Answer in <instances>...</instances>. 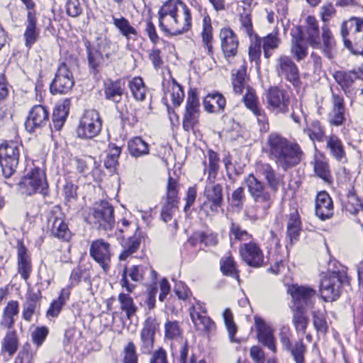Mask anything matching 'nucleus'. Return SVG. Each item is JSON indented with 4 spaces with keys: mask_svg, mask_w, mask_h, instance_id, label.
I'll return each instance as SVG.
<instances>
[{
    "mask_svg": "<svg viewBox=\"0 0 363 363\" xmlns=\"http://www.w3.org/2000/svg\"><path fill=\"white\" fill-rule=\"evenodd\" d=\"M159 26L169 36L184 34L192 26V13L189 6L182 0H168L160 7Z\"/></svg>",
    "mask_w": 363,
    "mask_h": 363,
    "instance_id": "nucleus-1",
    "label": "nucleus"
},
{
    "mask_svg": "<svg viewBox=\"0 0 363 363\" xmlns=\"http://www.w3.org/2000/svg\"><path fill=\"white\" fill-rule=\"evenodd\" d=\"M263 151L284 172L299 164L303 157V152L298 143L275 132L268 135Z\"/></svg>",
    "mask_w": 363,
    "mask_h": 363,
    "instance_id": "nucleus-2",
    "label": "nucleus"
},
{
    "mask_svg": "<svg viewBox=\"0 0 363 363\" xmlns=\"http://www.w3.org/2000/svg\"><path fill=\"white\" fill-rule=\"evenodd\" d=\"M111 44V40L104 34H99L93 42L84 41L88 69L91 75L98 76L101 69L108 65Z\"/></svg>",
    "mask_w": 363,
    "mask_h": 363,
    "instance_id": "nucleus-3",
    "label": "nucleus"
},
{
    "mask_svg": "<svg viewBox=\"0 0 363 363\" xmlns=\"http://www.w3.org/2000/svg\"><path fill=\"white\" fill-rule=\"evenodd\" d=\"M344 46L351 53L363 56V18L352 16L340 26Z\"/></svg>",
    "mask_w": 363,
    "mask_h": 363,
    "instance_id": "nucleus-4",
    "label": "nucleus"
},
{
    "mask_svg": "<svg viewBox=\"0 0 363 363\" xmlns=\"http://www.w3.org/2000/svg\"><path fill=\"white\" fill-rule=\"evenodd\" d=\"M349 283V278L345 269L328 271L322 278L320 284L321 298L328 302L336 301L340 296L342 287Z\"/></svg>",
    "mask_w": 363,
    "mask_h": 363,
    "instance_id": "nucleus-5",
    "label": "nucleus"
},
{
    "mask_svg": "<svg viewBox=\"0 0 363 363\" xmlns=\"http://www.w3.org/2000/svg\"><path fill=\"white\" fill-rule=\"evenodd\" d=\"M99 230L105 232L111 230L115 226L114 209L113 206L106 201L96 203L87 218Z\"/></svg>",
    "mask_w": 363,
    "mask_h": 363,
    "instance_id": "nucleus-6",
    "label": "nucleus"
},
{
    "mask_svg": "<svg viewBox=\"0 0 363 363\" xmlns=\"http://www.w3.org/2000/svg\"><path fill=\"white\" fill-rule=\"evenodd\" d=\"M243 184L247 187L252 200L260 204L264 211L272 206L274 201V195L270 193L263 181L251 173L245 177Z\"/></svg>",
    "mask_w": 363,
    "mask_h": 363,
    "instance_id": "nucleus-7",
    "label": "nucleus"
},
{
    "mask_svg": "<svg viewBox=\"0 0 363 363\" xmlns=\"http://www.w3.org/2000/svg\"><path fill=\"white\" fill-rule=\"evenodd\" d=\"M102 121L98 111L94 109L84 112L76 130L78 138L81 139H92L101 132Z\"/></svg>",
    "mask_w": 363,
    "mask_h": 363,
    "instance_id": "nucleus-8",
    "label": "nucleus"
},
{
    "mask_svg": "<svg viewBox=\"0 0 363 363\" xmlns=\"http://www.w3.org/2000/svg\"><path fill=\"white\" fill-rule=\"evenodd\" d=\"M19 161V146L13 141L0 145V165L6 178L11 177L16 170Z\"/></svg>",
    "mask_w": 363,
    "mask_h": 363,
    "instance_id": "nucleus-9",
    "label": "nucleus"
},
{
    "mask_svg": "<svg viewBox=\"0 0 363 363\" xmlns=\"http://www.w3.org/2000/svg\"><path fill=\"white\" fill-rule=\"evenodd\" d=\"M18 185L20 188L25 189V193L28 195L40 193L45 197L49 194L45 174L40 168L33 169L21 179Z\"/></svg>",
    "mask_w": 363,
    "mask_h": 363,
    "instance_id": "nucleus-10",
    "label": "nucleus"
},
{
    "mask_svg": "<svg viewBox=\"0 0 363 363\" xmlns=\"http://www.w3.org/2000/svg\"><path fill=\"white\" fill-rule=\"evenodd\" d=\"M279 336L282 350L291 354L295 363H305L306 345L304 344L303 338H299L292 343L291 341V333L288 327H282Z\"/></svg>",
    "mask_w": 363,
    "mask_h": 363,
    "instance_id": "nucleus-11",
    "label": "nucleus"
},
{
    "mask_svg": "<svg viewBox=\"0 0 363 363\" xmlns=\"http://www.w3.org/2000/svg\"><path fill=\"white\" fill-rule=\"evenodd\" d=\"M276 71L279 77H284L294 88H300L301 80L299 69L291 57L281 55L277 61Z\"/></svg>",
    "mask_w": 363,
    "mask_h": 363,
    "instance_id": "nucleus-12",
    "label": "nucleus"
},
{
    "mask_svg": "<svg viewBox=\"0 0 363 363\" xmlns=\"http://www.w3.org/2000/svg\"><path fill=\"white\" fill-rule=\"evenodd\" d=\"M267 107L276 113H286L289 110L290 98L287 91L277 86H271L267 91Z\"/></svg>",
    "mask_w": 363,
    "mask_h": 363,
    "instance_id": "nucleus-13",
    "label": "nucleus"
},
{
    "mask_svg": "<svg viewBox=\"0 0 363 363\" xmlns=\"http://www.w3.org/2000/svg\"><path fill=\"white\" fill-rule=\"evenodd\" d=\"M74 84L73 75L67 65L61 63L50 84V89L52 94H66L69 93Z\"/></svg>",
    "mask_w": 363,
    "mask_h": 363,
    "instance_id": "nucleus-14",
    "label": "nucleus"
},
{
    "mask_svg": "<svg viewBox=\"0 0 363 363\" xmlns=\"http://www.w3.org/2000/svg\"><path fill=\"white\" fill-rule=\"evenodd\" d=\"M287 292L292 298L294 308L306 309L313 307L316 291L310 286L291 284Z\"/></svg>",
    "mask_w": 363,
    "mask_h": 363,
    "instance_id": "nucleus-15",
    "label": "nucleus"
},
{
    "mask_svg": "<svg viewBox=\"0 0 363 363\" xmlns=\"http://www.w3.org/2000/svg\"><path fill=\"white\" fill-rule=\"evenodd\" d=\"M48 109L42 105L34 106L29 111L25 121L26 130L30 133L40 131L49 121Z\"/></svg>",
    "mask_w": 363,
    "mask_h": 363,
    "instance_id": "nucleus-16",
    "label": "nucleus"
},
{
    "mask_svg": "<svg viewBox=\"0 0 363 363\" xmlns=\"http://www.w3.org/2000/svg\"><path fill=\"white\" fill-rule=\"evenodd\" d=\"M257 171L263 177L267 189H270L269 191L274 195V199H275L279 187L285 185L284 174L277 172L269 163L258 164Z\"/></svg>",
    "mask_w": 363,
    "mask_h": 363,
    "instance_id": "nucleus-17",
    "label": "nucleus"
},
{
    "mask_svg": "<svg viewBox=\"0 0 363 363\" xmlns=\"http://www.w3.org/2000/svg\"><path fill=\"white\" fill-rule=\"evenodd\" d=\"M90 256L96 262L105 272L110 268L112 254L110 244L103 239L94 240L90 246Z\"/></svg>",
    "mask_w": 363,
    "mask_h": 363,
    "instance_id": "nucleus-18",
    "label": "nucleus"
},
{
    "mask_svg": "<svg viewBox=\"0 0 363 363\" xmlns=\"http://www.w3.org/2000/svg\"><path fill=\"white\" fill-rule=\"evenodd\" d=\"M240 255L242 259L249 266L259 267L262 266L264 256L259 246L255 242L250 241L240 245Z\"/></svg>",
    "mask_w": 363,
    "mask_h": 363,
    "instance_id": "nucleus-19",
    "label": "nucleus"
},
{
    "mask_svg": "<svg viewBox=\"0 0 363 363\" xmlns=\"http://www.w3.org/2000/svg\"><path fill=\"white\" fill-rule=\"evenodd\" d=\"M291 53L297 62L304 60L308 56V45L304 33L301 26H297L291 30Z\"/></svg>",
    "mask_w": 363,
    "mask_h": 363,
    "instance_id": "nucleus-20",
    "label": "nucleus"
},
{
    "mask_svg": "<svg viewBox=\"0 0 363 363\" xmlns=\"http://www.w3.org/2000/svg\"><path fill=\"white\" fill-rule=\"evenodd\" d=\"M220 47L224 57L229 60L238 53L239 40L237 34L230 27L222 28L219 33Z\"/></svg>",
    "mask_w": 363,
    "mask_h": 363,
    "instance_id": "nucleus-21",
    "label": "nucleus"
},
{
    "mask_svg": "<svg viewBox=\"0 0 363 363\" xmlns=\"http://www.w3.org/2000/svg\"><path fill=\"white\" fill-rule=\"evenodd\" d=\"M157 325L155 319L151 317H148L145 320L140 334L139 346L141 353L148 354L152 350Z\"/></svg>",
    "mask_w": 363,
    "mask_h": 363,
    "instance_id": "nucleus-22",
    "label": "nucleus"
},
{
    "mask_svg": "<svg viewBox=\"0 0 363 363\" xmlns=\"http://www.w3.org/2000/svg\"><path fill=\"white\" fill-rule=\"evenodd\" d=\"M213 179L209 181L204 190V196L206 201L203 203L202 207L209 205L210 211L217 213L223 203V187L219 184H214Z\"/></svg>",
    "mask_w": 363,
    "mask_h": 363,
    "instance_id": "nucleus-23",
    "label": "nucleus"
},
{
    "mask_svg": "<svg viewBox=\"0 0 363 363\" xmlns=\"http://www.w3.org/2000/svg\"><path fill=\"white\" fill-rule=\"evenodd\" d=\"M255 324L258 342L276 353L277 346L273 330L259 317L255 318Z\"/></svg>",
    "mask_w": 363,
    "mask_h": 363,
    "instance_id": "nucleus-24",
    "label": "nucleus"
},
{
    "mask_svg": "<svg viewBox=\"0 0 363 363\" xmlns=\"http://www.w3.org/2000/svg\"><path fill=\"white\" fill-rule=\"evenodd\" d=\"M103 90L106 100L118 104L125 91V84L123 79L113 80L108 78L104 81Z\"/></svg>",
    "mask_w": 363,
    "mask_h": 363,
    "instance_id": "nucleus-25",
    "label": "nucleus"
},
{
    "mask_svg": "<svg viewBox=\"0 0 363 363\" xmlns=\"http://www.w3.org/2000/svg\"><path fill=\"white\" fill-rule=\"evenodd\" d=\"M190 316L197 330L208 333L216 328L214 322L206 315V310L200 304L190 308Z\"/></svg>",
    "mask_w": 363,
    "mask_h": 363,
    "instance_id": "nucleus-26",
    "label": "nucleus"
},
{
    "mask_svg": "<svg viewBox=\"0 0 363 363\" xmlns=\"http://www.w3.org/2000/svg\"><path fill=\"white\" fill-rule=\"evenodd\" d=\"M48 224L53 237L65 242L72 238V233L62 217L51 215L48 218Z\"/></svg>",
    "mask_w": 363,
    "mask_h": 363,
    "instance_id": "nucleus-27",
    "label": "nucleus"
},
{
    "mask_svg": "<svg viewBox=\"0 0 363 363\" xmlns=\"http://www.w3.org/2000/svg\"><path fill=\"white\" fill-rule=\"evenodd\" d=\"M332 105L331 111L328 114V121L332 125L340 126L345 121L346 108L343 96L333 93Z\"/></svg>",
    "mask_w": 363,
    "mask_h": 363,
    "instance_id": "nucleus-28",
    "label": "nucleus"
},
{
    "mask_svg": "<svg viewBox=\"0 0 363 363\" xmlns=\"http://www.w3.org/2000/svg\"><path fill=\"white\" fill-rule=\"evenodd\" d=\"M70 106V99H65L62 101V103H60L55 106L52 116V122L50 123L51 131H58L62 128L67 121Z\"/></svg>",
    "mask_w": 363,
    "mask_h": 363,
    "instance_id": "nucleus-29",
    "label": "nucleus"
},
{
    "mask_svg": "<svg viewBox=\"0 0 363 363\" xmlns=\"http://www.w3.org/2000/svg\"><path fill=\"white\" fill-rule=\"evenodd\" d=\"M17 267L18 272L26 281L29 279L32 272L31 258L23 242L17 245Z\"/></svg>",
    "mask_w": 363,
    "mask_h": 363,
    "instance_id": "nucleus-30",
    "label": "nucleus"
},
{
    "mask_svg": "<svg viewBox=\"0 0 363 363\" xmlns=\"http://www.w3.org/2000/svg\"><path fill=\"white\" fill-rule=\"evenodd\" d=\"M37 17L35 11H28L26 21V30L23 33L25 45L30 48L38 40L40 35V30L37 27Z\"/></svg>",
    "mask_w": 363,
    "mask_h": 363,
    "instance_id": "nucleus-31",
    "label": "nucleus"
},
{
    "mask_svg": "<svg viewBox=\"0 0 363 363\" xmlns=\"http://www.w3.org/2000/svg\"><path fill=\"white\" fill-rule=\"evenodd\" d=\"M315 215L322 220L328 219L333 215V201L325 191H321L317 194Z\"/></svg>",
    "mask_w": 363,
    "mask_h": 363,
    "instance_id": "nucleus-32",
    "label": "nucleus"
},
{
    "mask_svg": "<svg viewBox=\"0 0 363 363\" xmlns=\"http://www.w3.org/2000/svg\"><path fill=\"white\" fill-rule=\"evenodd\" d=\"M342 211L347 215L356 216L363 210V203L357 195L354 187L348 190L345 196L341 199Z\"/></svg>",
    "mask_w": 363,
    "mask_h": 363,
    "instance_id": "nucleus-33",
    "label": "nucleus"
},
{
    "mask_svg": "<svg viewBox=\"0 0 363 363\" xmlns=\"http://www.w3.org/2000/svg\"><path fill=\"white\" fill-rule=\"evenodd\" d=\"M305 38L308 44L313 48H319L321 46L320 40V28L318 20L313 16H308L306 19Z\"/></svg>",
    "mask_w": 363,
    "mask_h": 363,
    "instance_id": "nucleus-34",
    "label": "nucleus"
},
{
    "mask_svg": "<svg viewBox=\"0 0 363 363\" xmlns=\"http://www.w3.org/2000/svg\"><path fill=\"white\" fill-rule=\"evenodd\" d=\"M40 293L28 291L26 295V301L23 304L22 318L30 322L33 315L38 313L40 308Z\"/></svg>",
    "mask_w": 363,
    "mask_h": 363,
    "instance_id": "nucleus-35",
    "label": "nucleus"
},
{
    "mask_svg": "<svg viewBox=\"0 0 363 363\" xmlns=\"http://www.w3.org/2000/svg\"><path fill=\"white\" fill-rule=\"evenodd\" d=\"M128 276L130 277L133 281H140L143 279V267L141 265H134L130 269L125 267L122 273V279L121 285L125 288L128 293H132L135 286L130 284L128 280Z\"/></svg>",
    "mask_w": 363,
    "mask_h": 363,
    "instance_id": "nucleus-36",
    "label": "nucleus"
},
{
    "mask_svg": "<svg viewBox=\"0 0 363 363\" xmlns=\"http://www.w3.org/2000/svg\"><path fill=\"white\" fill-rule=\"evenodd\" d=\"M326 148L337 161L343 163L347 161L342 142L337 135L326 137Z\"/></svg>",
    "mask_w": 363,
    "mask_h": 363,
    "instance_id": "nucleus-37",
    "label": "nucleus"
},
{
    "mask_svg": "<svg viewBox=\"0 0 363 363\" xmlns=\"http://www.w3.org/2000/svg\"><path fill=\"white\" fill-rule=\"evenodd\" d=\"M18 302L17 301H10L4 308L0 320V326L2 328H7L12 330L14 325V316L18 313Z\"/></svg>",
    "mask_w": 363,
    "mask_h": 363,
    "instance_id": "nucleus-38",
    "label": "nucleus"
},
{
    "mask_svg": "<svg viewBox=\"0 0 363 363\" xmlns=\"http://www.w3.org/2000/svg\"><path fill=\"white\" fill-rule=\"evenodd\" d=\"M142 238L141 233L138 228L134 235L128 238L123 245V250L119 255V259L125 260L138 252L140 247Z\"/></svg>",
    "mask_w": 363,
    "mask_h": 363,
    "instance_id": "nucleus-39",
    "label": "nucleus"
},
{
    "mask_svg": "<svg viewBox=\"0 0 363 363\" xmlns=\"http://www.w3.org/2000/svg\"><path fill=\"white\" fill-rule=\"evenodd\" d=\"M335 82L341 86L346 93L347 89L359 77L357 71L352 69L350 71L339 70L333 74Z\"/></svg>",
    "mask_w": 363,
    "mask_h": 363,
    "instance_id": "nucleus-40",
    "label": "nucleus"
},
{
    "mask_svg": "<svg viewBox=\"0 0 363 363\" xmlns=\"http://www.w3.org/2000/svg\"><path fill=\"white\" fill-rule=\"evenodd\" d=\"M112 23L127 40H130L133 37L134 38L138 37L136 29L130 25L129 21L125 17L121 16L117 18L115 16H112Z\"/></svg>",
    "mask_w": 363,
    "mask_h": 363,
    "instance_id": "nucleus-41",
    "label": "nucleus"
},
{
    "mask_svg": "<svg viewBox=\"0 0 363 363\" xmlns=\"http://www.w3.org/2000/svg\"><path fill=\"white\" fill-rule=\"evenodd\" d=\"M321 38L323 40V44L319 48H321L323 53L327 57L331 59L332 51L335 46V40L334 36L332 33V31L330 29L328 24H323L321 27Z\"/></svg>",
    "mask_w": 363,
    "mask_h": 363,
    "instance_id": "nucleus-42",
    "label": "nucleus"
},
{
    "mask_svg": "<svg viewBox=\"0 0 363 363\" xmlns=\"http://www.w3.org/2000/svg\"><path fill=\"white\" fill-rule=\"evenodd\" d=\"M70 291L69 289H62L59 297L54 300L46 312L48 318H57L61 312L63 306L69 298Z\"/></svg>",
    "mask_w": 363,
    "mask_h": 363,
    "instance_id": "nucleus-43",
    "label": "nucleus"
},
{
    "mask_svg": "<svg viewBox=\"0 0 363 363\" xmlns=\"http://www.w3.org/2000/svg\"><path fill=\"white\" fill-rule=\"evenodd\" d=\"M306 309L294 308L292 323L297 334L305 335L308 325Z\"/></svg>",
    "mask_w": 363,
    "mask_h": 363,
    "instance_id": "nucleus-44",
    "label": "nucleus"
},
{
    "mask_svg": "<svg viewBox=\"0 0 363 363\" xmlns=\"http://www.w3.org/2000/svg\"><path fill=\"white\" fill-rule=\"evenodd\" d=\"M225 99L223 96L219 93H212L208 94L203 99V106L208 113H213L215 110L214 104L218 106L219 111H223L225 106Z\"/></svg>",
    "mask_w": 363,
    "mask_h": 363,
    "instance_id": "nucleus-45",
    "label": "nucleus"
},
{
    "mask_svg": "<svg viewBox=\"0 0 363 363\" xmlns=\"http://www.w3.org/2000/svg\"><path fill=\"white\" fill-rule=\"evenodd\" d=\"M202 41L203 45L208 49V55H212L213 51V27L211 25V20L209 16H204L203 19L202 32H201Z\"/></svg>",
    "mask_w": 363,
    "mask_h": 363,
    "instance_id": "nucleus-46",
    "label": "nucleus"
},
{
    "mask_svg": "<svg viewBox=\"0 0 363 363\" xmlns=\"http://www.w3.org/2000/svg\"><path fill=\"white\" fill-rule=\"evenodd\" d=\"M313 168L315 174L326 182H331L332 175L329 164L323 156L315 157Z\"/></svg>",
    "mask_w": 363,
    "mask_h": 363,
    "instance_id": "nucleus-47",
    "label": "nucleus"
},
{
    "mask_svg": "<svg viewBox=\"0 0 363 363\" xmlns=\"http://www.w3.org/2000/svg\"><path fill=\"white\" fill-rule=\"evenodd\" d=\"M231 79L235 94H242L248 86L246 85V67L242 65L235 73L233 72Z\"/></svg>",
    "mask_w": 363,
    "mask_h": 363,
    "instance_id": "nucleus-48",
    "label": "nucleus"
},
{
    "mask_svg": "<svg viewBox=\"0 0 363 363\" xmlns=\"http://www.w3.org/2000/svg\"><path fill=\"white\" fill-rule=\"evenodd\" d=\"M74 162L75 168L79 173H85L89 170L93 172L99 166L94 157L86 155L74 157Z\"/></svg>",
    "mask_w": 363,
    "mask_h": 363,
    "instance_id": "nucleus-49",
    "label": "nucleus"
},
{
    "mask_svg": "<svg viewBox=\"0 0 363 363\" xmlns=\"http://www.w3.org/2000/svg\"><path fill=\"white\" fill-rule=\"evenodd\" d=\"M118 300L120 303L121 311L125 313L128 320H131L138 311V307L135 306L133 298L129 294L121 293L118 295Z\"/></svg>",
    "mask_w": 363,
    "mask_h": 363,
    "instance_id": "nucleus-50",
    "label": "nucleus"
},
{
    "mask_svg": "<svg viewBox=\"0 0 363 363\" xmlns=\"http://www.w3.org/2000/svg\"><path fill=\"white\" fill-rule=\"evenodd\" d=\"M229 237L230 240V244L233 245L238 241H247L252 238V235L250 234L247 230L242 229L240 224L231 221Z\"/></svg>",
    "mask_w": 363,
    "mask_h": 363,
    "instance_id": "nucleus-51",
    "label": "nucleus"
},
{
    "mask_svg": "<svg viewBox=\"0 0 363 363\" xmlns=\"http://www.w3.org/2000/svg\"><path fill=\"white\" fill-rule=\"evenodd\" d=\"M239 21L240 24V30L244 32L252 40H253L255 35H257L254 33L251 11L243 8L242 12L239 14Z\"/></svg>",
    "mask_w": 363,
    "mask_h": 363,
    "instance_id": "nucleus-52",
    "label": "nucleus"
},
{
    "mask_svg": "<svg viewBox=\"0 0 363 363\" xmlns=\"http://www.w3.org/2000/svg\"><path fill=\"white\" fill-rule=\"evenodd\" d=\"M303 133L306 134L312 141L322 142L325 138V130L320 122L318 120H313L310 125L303 129Z\"/></svg>",
    "mask_w": 363,
    "mask_h": 363,
    "instance_id": "nucleus-53",
    "label": "nucleus"
},
{
    "mask_svg": "<svg viewBox=\"0 0 363 363\" xmlns=\"http://www.w3.org/2000/svg\"><path fill=\"white\" fill-rule=\"evenodd\" d=\"M82 279L90 283V274L87 269L77 266L72 269L69 277V284L65 289H69L70 291V289L79 285Z\"/></svg>",
    "mask_w": 363,
    "mask_h": 363,
    "instance_id": "nucleus-54",
    "label": "nucleus"
},
{
    "mask_svg": "<svg viewBox=\"0 0 363 363\" xmlns=\"http://www.w3.org/2000/svg\"><path fill=\"white\" fill-rule=\"evenodd\" d=\"M129 89L133 98L140 101H143L145 99L146 86L143 79L140 77H134L128 83Z\"/></svg>",
    "mask_w": 363,
    "mask_h": 363,
    "instance_id": "nucleus-55",
    "label": "nucleus"
},
{
    "mask_svg": "<svg viewBox=\"0 0 363 363\" xmlns=\"http://www.w3.org/2000/svg\"><path fill=\"white\" fill-rule=\"evenodd\" d=\"M18 340L16 333L13 329L9 330L2 341V350L8 352L12 357L18 350Z\"/></svg>",
    "mask_w": 363,
    "mask_h": 363,
    "instance_id": "nucleus-56",
    "label": "nucleus"
},
{
    "mask_svg": "<svg viewBox=\"0 0 363 363\" xmlns=\"http://www.w3.org/2000/svg\"><path fill=\"white\" fill-rule=\"evenodd\" d=\"M128 150L132 156L140 157L149 152V147L141 138L136 137L128 143Z\"/></svg>",
    "mask_w": 363,
    "mask_h": 363,
    "instance_id": "nucleus-57",
    "label": "nucleus"
},
{
    "mask_svg": "<svg viewBox=\"0 0 363 363\" xmlns=\"http://www.w3.org/2000/svg\"><path fill=\"white\" fill-rule=\"evenodd\" d=\"M200 111L185 109L182 126L185 131L193 130L194 127L199 123Z\"/></svg>",
    "mask_w": 363,
    "mask_h": 363,
    "instance_id": "nucleus-58",
    "label": "nucleus"
},
{
    "mask_svg": "<svg viewBox=\"0 0 363 363\" xmlns=\"http://www.w3.org/2000/svg\"><path fill=\"white\" fill-rule=\"evenodd\" d=\"M223 318L225 327L228 332V336L231 342H238V340L235 338L237 333V326L233 320V315L230 309L226 308L223 313Z\"/></svg>",
    "mask_w": 363,
    "mask_h": 363,
    "instance_id": "nucleus-59",
    "label": "nucleus"
},
{
    "mask_svg": "<svg viewBox=\"0 0 363 363\" xmlns=\"http://www.w3.org/2000/svg\"><path fill=\"white\" fill-rule=\"evenodd\" d=\"M208 180H211V179H214L219 170V162L220 157L218 154L212 150H208Z\"/></svg>",
    "mask_w": 363,
    "mask_h": 363,
    "instance_id": "nucleus-60",
    "label": "nucleus"
},
{
    "mask_svg": "<svg viewBox=\"0 0 363 363\" xmlns=\"http://www.w3.org/2000/svg\"><path fill=\"white\" fill-rule=\"evenodd\" d=\"M220 270L225 276L234 277L239 280L238 271L236 269V264L231 256L220 261Z\"/></svg>",
    "mask_w": 363,
    "mask_h": 363,
    "instance_id": "nucleus-61",
    "label": "nucleus"
},
{
    "mask_svg": "<svg viewBox=\"0 0 363 363\" xmlns=\"http://www.w3.org/2000/svg\"><path fill=\"white\" fill-rule=\"evenodd\" d=\"M311 315L313 317V324L317 333L326 334L328 326L324 313L319 311H313Z\"/></svg>",
    "mask_w": 363,
    "mask_h": 363,
    "instance_id": "nucleus-62",
    "label": "nucleus"
},
{
    "mask_svg": "<svg viewBox=\"0 0 363 363\" xmlns=\"http://www.w3.org/2000/svg\"><path fill=\"white\" fill-rule=\"evenodd\" d=\"M246 196L244 191V187L240 186L235 189L231 195V205L233 208H235L238 211L243 209L244 203L245 201Z\"/></svg>",
    "mask_w": 363,
    "mask_h": 363,
    "instance_id": "nucleus-63",
    "label": "nucleus"
},
{
    "mask_svg": "<svg viewBox=\"0 0 363 363\" xmlns=\"http://www.w3.org/2000/svg\"><path fill=\"white\" fill-rule=\"evenodd\" d=\"M138 357L134 342L130 341L123 349V363H138Z\"/></svg>",
    "mask_w": 363,
    "mask_h": 363,
    "instance_id": "nucleus-64",
    "label": "nucleus"
}]
</instances>
